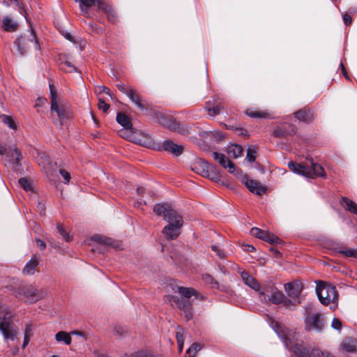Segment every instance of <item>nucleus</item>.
Returning <instances> with one entry per match:
<instances>
[{"label":"nucleus","mask_w":357,"mask_h":357,"mask_svg":"<svg viewBox=\"0 0 357 357\" xmlns=\"http://www.w3.org/2000/svg\"><path fill=\"white\" fill-rule=\"evenodd\" d=\"M153 211L156 215L163 216L165 220L168 222L162 229V234L167 239H176L179 236L180 229L183 226L182 215L168 203L155 204Z\"/></svg>","instance_id":"1"},{"label":"nucleus","mask_w":357,"mask_h":357,"mask_svg":"<svg viewBox=\"0 0 357 357\" xmlns=\"http://www.w3.org/2000/svg\"><path fill=\"white\" fill-rule=\"evenodd\" d=\"M174 293L179 294L181 298L176 296H167V298L171 305H176L183 312L187 320H190L193 317L192 303L190 298L196 296L197 291L192 288L183 287L178 285H170Z\"/></svg>","instance_id":"2"},{"label":"nucleus","mask_w":357,"mask_h":357,"mask_svg":"<svg viewBox=\"0 0 357 357\" xmlns=\"http://www.w3.org/2000/svg\"><path fill=\"white\" fill-rule=\"evenodd\" d=\"M274 330L283 340L287 348L291 350L298 357H310V349L304 347L297 338L296 334L279 323H275Z\"/></svg>","instance_id":"3"},{"label":"nucleus","mask_w":357,"mask_h":357,"mask_svg":"<svg viewBox=\"0 0 357 357\" xmlns=\"http://www.w3.org/2000/svg\"><path fill=\"white\" fill-rule=\"evenodd\" d=\"M317 294L323 305H330L331 309L337 307L338 295L334 286L325 282H320L317 287Z\"/></svg>","instance_id":"4"},{"label":"nucleus","mask_w":357,"mask_h":357,"mask_svg":"<svg viewBox=\"0 0 357 357\" xmlns=\"http://www.w3.org/2000/svg\"><path fill=\"white\" fill-rule=\"evenodd\" d=\"M288 167L293 172L307 178H314L317 176H324L325 175L322 166L312 161L310 162V167L293 162H289Z\"/></svg>","instance_id":"5"},{"label":"nucleus","mask_w":357,"mask_h":357,"mask_svg":"<svg viewBox=\"0 0 357 357\" xmlns=\"http://www.w3.org/2000/svg\"><path fill=\"white\" fill-rule=\"evenodd\" d=\"M11 312L4 306L0 305V330L6 339L14 340L16 335L15 326L9 321Z\"/></svg>","instance_id":"6"},{"label":"nucleus","mask_w":357,"mask_h":357,"mask_svg":"<svg viewBox=\"0 0 357 357\" xmlns=\"http://www.w3.org/2000/svg\"><path fill=\"white\" fill-rule=\"evenodd\" d=\"M15 44L17 48L18 52L21 55L26 54L31 45H33L35 50L39 49L36 34L32 29L27 34H24L17 38Z\"/></svg>","instance_id":"7"},{"label":"nucleus","mask_w":357,"mask_h":357,"mask_svg":"<svg viewBox=\"0 0 357 357\" xmlns=\"http://www.w3.org/2000/svg\"><path fill=\"white\" fill-rule=\"evenodd\" d=\"M50 89L51 95V109L56 113L59 120L61 121L69 116L68 110L63 105L59 104L56 99V89L53 84H50Z\"/></svg>","instance_id":"8"},{"label":"nucleus","mask_w":357,"mask_h":357,"mask_svg":"<svg viewBox=\"0 0 357 357\" xmlns=\"http://www.w3.org/2000/svg\"><path fill=\"white\" fill-rule=\"evenodd\" d=\"M214 169L215 167L212 165H210L202 160H199L196 162L192 167V169L197 174H200L202 176L209 178L211 180L218 178L217 175L213 173Z\"/></svg>","instance_id":"9"},{"label":"nucleus","mask_w":357,"mask_h":357,"mask_svg":"<svg viewBox=\"0 0 357 357\" xmlns=\"http://www.w3.org/2000/svg\"><path fill=\"white\" fill-rule=\"evenodd\" d=\"M250 234L252 236L264 240L271 244H278L280 243V239L273 233L257 227H252L250 230Z\"/></svg>","instance_id":"10"},{"label":"nucleus","mask_w":357,"mask_h":357,"mask_svg":"<svg viewBox=\"0 0 357 357\" xmlns=\"http://www.w3.org/2000/svg\"><path fill=\"white\" fill-rule=\"evenodd\" d=\"M242 183L251 192L257 195H261L266 192V188L263 186L261 183L256 180L250 178L247 175H244L243 176Z\"/></svg>","instance_id":"11"},{"label":"nucleus","mask_w":357,"mask_h":357,"mask_svg":"<svg viewBox=\"0 0 357 357\" xmlns=\"http://www.w3.org/2000/svg\"><path fill=\"white\" fill-rule=\"evenodd\" d=\"M22 294L24 296L26 301L34 303L42 298L45 294L41 289H38L33 286H29L22 290Z\"/></svg>","instance_id":"12"},{"label":"nucleus","mask_w":357,"mask_h":357,"mask_svg":"<svg viewBox=\"0 0 357 357\" xmlns=\"http://www.w3.org/2000/svg\"><path fill=\"white\" fill-rule=\"evenodd\" d=\"M306 328L308 330L320 331L324 328V323L319 314H309L305 318Z\"/></svg>","instance_id":"13"},{"label":"nucleus","mask_w":357,"mask_h":357,"mask_svg":"<svg viewBox=\"0 0 357 357\" xmlns=\"http://www.w3.org/2000/svg\"><path fill=\"white\" fill-rule=\"evenodd\" d=\"M271 296L266 295L264 292H260V300L266 303L269 302H272L275 304L282 303L284 298L283 294L275 288H271Z\"/></svg>","instance_id":"14"},{"label":"nucleus","mask_w":357,"mask_h":357,"mask_svg":"<svg viewBox=\"0 0 357 357\" xmlns=\"http://www.w3.org/2000/svg\"><path fill=\"white\" fill-rule=\"evenodd\" d=\"M212 155L216 161L224 168L228 169L230 173H234L236 170L235 165L228 158L225 157L224 154L219 153L218 152H213Z\"/></svg>","instance_id":"15"},{"label":"nucleus","mask_w":357,"mask_h":357,"mask_svg":"<svg viewBox=\"0 0 357 357\" xmlns=\"http://www.w3.org/2000/svg\"><path fill=\"white\" fill-rule=\"evenodd\" d=\"M1 27L6 32H15L19 27V23L12 16L7 15L2 18Z\"/></svg>","instance_id":"16"},{"label":"nucleus","mask_w":357,"mask_h":357,"mask_svg":"<svg viewBox=\"0 0 357 357\" xmlns=\"http://www.w3.org/2000/svg\"><path fill=\"white\" fill-rule=\"evenodd\" d=\"M160 123L170 130L180 131V123L170 117L162 116L160 119Z\"/></svg>","instance_id":"17"},{"label":"nucleus","mask_w":357,"mask_h":357,"mask_svg":"<svg viewBox=\"0 0 357 357\" xmlns=\"http://www.w3.org/2000/svg\"><path fill=\"white\" fill-rule=\"evenodd\" d=\"M285 290L289 296L296 298L302 291V284L298 282L288 283L285 284Z\"/></svg>","instance_id":"18"},{"label":"nucleus","mask_w":357,"mask_h":357,"mask_svg":"<svg viewBox=\"0 0 357 357\" xmlns=\"http://www.w3.org/2000/svg\"><path fill=\"white\" fill-rule=\"evenodd\" d=\"M162 146L164 150L171 152L176 156L181 155L183 150V147L181 145L174 144L171 140L164 142Z\"/></svg>","instance_id":"19"},{"label":"nucleus","mask_w":357,"mask_h":357,"mask_svg":"<svg viewBox=\"0 0 357 357\" xmlns=\"http://www.w3.org/2000/svg\"><path fill=\"white\" fill-rule=\"evenodd\" d=\"M295 117L303 122H310L314 119V112L311 109H302L294 113Z\"/></svg>","instance_id":"20"},{"label":"nucleus","mask_w":357,"mask_h":357,"mask_svg":"<svg viewBox=\"0 0 357 357\" xmlns=\"http://www.w3.org/2000/svg\"><path fill=\"white\" fill-rule=\"evenodd\" d=\"M241 276L244 282V283L252 289L259 291V283L252 278L249 273L246 271H242L241 273Z\"/></svg>","instance_id":"21"},{"label":"nucleus","mask_w":357,"mask_h":357,"mask_svg":"<svg viewBox=\"0 0 357 357\" xmlns=\"http://www.w3.org/2000/svg\"><path fill=\"white\" fill-rule=\"evenodd\" d=\"M130 100L140 109L143 110L146 109L145 101H144L141 96L135 91L132 90L128 95Z\"/></svg>","instance_id":"22"},{"label":"nucleus","mask_w":357,"mask_h":357,"mask_svg":"<svg viewBox=\"0 0 357 357\" xmlns=\"http://www.w3.org/2000/svg\"><path fill=\"white\" fill-rule=\"evenodd\" d=\"M38 265V259L36 257H33L31 259L27 262L24 268H23V273L25 275H33L36 270V267Z\"/></svg>","instance_id":"23"},{"label":"nucleus","mask_w":357,"mask_h":357,"mask_svg":"<svg viewBox=\"0 0 357 357\" xmlns=\"http://www.w3.org/2000/svg\"><path fill=\"white\" fill-rule=\"evenodd\" d=\"M341 348L347 352L357 351V340L354 338H349L341 344Z\"/></svg>","instance_id":"24"},{"label":"nucleus","mask_w":357,"mask_h":357,"mask_svg":"<svg viewBox=\"0 0 357 357\" xmlns=\"http://www.w3.org/2000/svg\"><path fill=\"white\" fill-rule=\"evenodd\" d=\"M98 9L103 10L107 15L109 21L114 22L115 20V13L112 7L105 1L98 2Z\"/></svg>","instance_id":"25"},{"label":"nucleus","mask_w":357,"mask_h":357,"mask_svg":"<svg viewBox=\"0 0 357 357\" xmlns=\"http://www.w3.org/2000/svg\"><path fill=\"white\" fill-rule=\"evenodd\" d=\"M37 160L38 165L45 169L46 173H48L52 169V163L50 162L49 157L45 153H40Z\"/></svg>","instance_id":"26"},{"label":"nucleus","mask_w":357,"mask_h":357,"mask_svg":"<svg viewBox=\"0 0 357 357\" xmlns=\"http://www.w3.org/2000/svg\"><path fill=\"white\" fill-rule=\"evenodd\" d=\"M227 152L229 157L237 158L241 155L243 148L241 146L238 144H231L228 146Z\"/></svg>","instance_id":"27"},{"label":"nucleus","mask_w":357,"mask_h":357,"mask_svg":"<svg viewBox=\"0 0 357 357\" xmlns=\"http://www.w3.org/2000/svg\"><path fill=\"white\" fill-rule=\"evenodd\" d=\"M79 3L80 9L82 12L87 13V9L91 6H97L98 2H102V0H75Z\"/></svg>","instance_id":"28"},{"label":"nucleus","mask_w":357,"mask_h":357,"mask_svg":"<svg viewBox=\"0 0 357 357\" xmlns=\"http://www.w3.org/2000/svg\"><path fill=\"white\" fill-rule=\"evenodd\" d=\"M245 114L251 118L267 119L270 117V114L266 111L248 109Z\"/></svg>","instance_id":"29"},{"label":"nucleus","mask_w":357,"mask_h":357,"mask_svg":"<svg viewBox=\"0 0 357 357\" xmlns=\"http://www.w3.org/2000/svg\"><path fill=\"white\" fill-rule=\"evenodd\" d=\"M117 122L121 124L126 130L132 128V123L128 117L123 113H118L116 116Z\"/></svg>","instance_id":"30"},{"label":"nucleus","mask_w":357,"mask_h":357,"mask_svg":"<svg viewBox=\"0 0 357 357\" xmlns=\"http://www.w3.org/2000/svg\"><path fill=\"white\" fill-rule=\"evenodd\" d=\"M341 204L347 210L357 214V204L353 201L346 197H342Z\"/></svg>","instance_id":"31"},{"label":"nucleus","mask_w":357,"mask_h":357,"mask_svg":"<svg viewBox=\"0 0 357 357\" xmlns=\"http://www.w3.org/2000/svg\"><path fill=\"white\" fill-rule=\"evenodd\" d=\"M55 339L57 342H63L67 345L71 343V337L70 333L65 331H59L55 335Z\"/></svg>","instance_id":"32"},{"label":"nucleus","mask_w":357,"mask_h":357,"mask_svg":"<svg viewBox=\"0 0 357 357\" xmlns=\"http://www.w3.org/2000/svg\"><path fill=\"white\" fill-rule=\"evenodd\" d=\"M202 345L199 343L195 342L193 343L190 347H189L186 352V357H195L196 354L202 349Z\"/></svg>","instance_id":"33"},{"label":"nucleus","mask_w":357,"mask_h":357,"mask_svg":"<svg viewBox=\"0 0 357 357\" xmlns=\"http://www.w3.org/2000/svg\"><path fill=\"white\" fill-rule=\"evenodd\" d=\"M0 119H1V121L3 123H4L5 124H6L10 128H11V129L17 128L16 123L11 116H7V115H1V116H0Z\"/></svg>","instance_id":"34"},{"label":"nucleus","mask_w":357,"mask_h":357,"mask_svg":"<svg viewBox=\"0 0 357 357\" xmlns=\"http://www.w3.org/2000/svg\"><path fill=\"white\" fill-rule=\"evenodd\" d=\"M340 253L344 255L347 257H354L357 259V250L350 248H345L340 250Z\"/></svg>","instance_id":"35"},{"label":"nucleus","mask_w":357,"mask_h":357,"mask_svg":"<svg viewBox=\"0 0 357 357\" xmlns=\"http://www.w3.org/2000/svg\"><path fill=\"white\" fill-rule=\"evenodd\" d=\"M294 132H295V131L294 129H292L291 132H290L287 131L283 128H278L274 130L273 135L276 137H283L287 135H290V134L294 133Z\"/></svg>","instance_id":"36"},{"label":"nucleus","mask_w":357,"mask_h":357,"mask_svg":"<svg viewBox=\"0 0 357 357\" xmlns=\"http://www.w3.org/2000/svg\"><path fill=\"white\" fill-rule=\"evenodd\" d=\"M19 184L26 191L32 190V187L29 181L26 178H21L19 179Z\"/></svg>","instance_id":"37"},{"label":"nucleus","mask_w":357,"mask_h":357,"mask_svg":"<svg viewBox=\"0 0 357 357\" xmlns=\"http://www.w3.org/2000/svg\"><path fill=\"white\" fill-rule=\"evenodd\" d=\"M57 230L66 241L69 242L72 240L71 236L59 224L57 225Z\"/></svg>","instance_id":"38"},{"label":"nucleus","mask_w":357,"mask_h":357,"mask_svg":"<svg viewBox=\"0 0 357 357\" xmlns=\"http://www.w3.org/2000/svg\"><path fill=\"white\" fill-rule=\"evenodd\" d=\"M130 357H160L151 352L146 351H139L130 356Z\"/></svg>","instance_id":"39"},{"label":"nucleus","mask_w":357,"mask_h":357,"mask_svg":"<svg viewBox=\"0 0 357 357\" xmlns=\"http://www.w3.org/2000/svg\"><path fill=\"white\" fill-rule=\"evenodd\" d=\"M257 149L255 147H250L247 150V159L249 162L255 161L256 158Z\"/></svg>","instance_id":"40"},{"label":"nucleus","mask_w":357,"mask_h":357,"mask_svg":"<svg viewBox=\"0 0 357 357\" xmlns=\"http://www.w3.org/2000/svg\"><path fill=\"white\" fill-rule=\"evenodd\" d=\"M176 337L177 343L181 342H184V330L183 328L178 326L176 333Z\"/></svg>","instance_id":"41"},{"label":"nucleus","mask_w":357,"mask_h":357,"mask_svg":"<svg viewBox=\"0 0 357 357\" xmlns=\"http://www.w3.org/2000/svg\"><path fill=\"white\" fill-rule=\"evenodd\" d=\"M128 334V331L122 326H116L114 328V335L118 337H123Z\"/></svg>","instance_id":"42"},{"label":"nucleus","mask_w":357,"mask_h":357,"mask_svg":"<svg viewBox=\"0 0 357 357\" xmlns=\"http://www.w3.org/2000/svg\"><path fill=\"white\" fill-rule=\"evenodd\" d=\"M10 156L13 160H15L17 165L19 164V162L22 158L20 151L17 149H15L11 153Z\"/></svg>","instance_id":"43"},{"label":"nucleus","mask_w":357,"mask_h":357,"mask_svg":"<svg viewBox=\"0 0 357 357\" xmlns=\"http://www.w3.org/2000/svg\"><path fill=\"white\" fill-rule=\"evenodd\" d=\"M211 249L213 251H214L216 255L220 258V259H224L226 257V254L225 252L222 250L217 245H212L211 246Z\"/></svg>","instance_id":"44"},{"label":"nucleus","mask_w":357,"mask_h":357,"mask_svg":"<svg viewBox=\"0 0 357 357\" xmlns=\"http://www.w3.org/2000/svg\"><path fill=\"white\" fill-rule=\"evenodd\" d=\"M222 109V107L220 105H216L213 107L208 108V114L211 116H215L220 114V111Z\"/></svg>","instance_id":"45"},{"label":"nucleus","mask_w":357,"mask_h":357,"mask_svg":"<svg viewBox=\"0 0 357 357\" xmlns=\"http://www.w3.org/2000/svg\"><path fill=\"white\" fill-rule=\"evenodd\" d=\"M117 88L126 95H128L132 89L127 87L124 84L120 83L116 85Z\"/></svg>","instance_id":"46"},{"label":"nucleus","mask_w":357,"mask_h":357,"mask_svg":"<svg viewBox=\"0 0 357 357\" xmlns=\"http://www.w3.org/2000/svg\"><path fill=\"white\" fill-rule=\"evenodd\" d=\"M98 107L99 109L102 110L104 112H106L109 108V105L107 104L103 100L100 98Z\"/></svg>","instance_id":"47"},{"label":"nucleus","mask_w":357,"mask_h":357,"mask_svg":"<svg viewBox=\"0 0 357 357\" xmlns=\"http://www.w3.org/2000/svg\"><path fill=\"white\" fill-rule=\"evenodd\" d=\"M99 241H100V242H101V243H102L104 244L110 245V246H113V247H116L117 246L116 245V243H114V241L113 240H112L111 238H109L100 237V238H99Z\"/></svg>","instance_id":"48"},{"label":"nucleus","mask_w":357,"mask_h":357,"mask_svg":"<svg viewBox=\"0 0 357 357\" xmlns=\"http://www.w3.org/2000/svg\"><path fill=\"white\" fill-rule=\"evenodd\" d=\"M204 281L206 282V283H209V284H213V287H217L218 288V284L217 282H215L213 278L209 275H206L204 276Z\"/></svg>","instance_id":"49"},{"label":"nucleus","mask_w":357,"mask_h":357,"mask_svg":"<svg viewBox=\"0 0 357 357\" xmlns=\"http://www.w3.org/2000/svg\"><path fill=\"white\" fill-rule=\"evenodd\" d=\"M59 173L63 176V178H64V180L66 181V183H68L70 181V175L67 171H66L65 169H59Z\"/></svg>","instance_id":"50"},{"label":"nucleus","mask_w":357,"mask_h":357,"mask_svg":"<svg viewBox=\"0 0 357 357\" xmlns=\"http://www.w3.org/2000/svg\"><path fill=\"white\" fill-rule=\"evenodd\" d=\"M342 326V323L337 318H334L332 321V327L336 330H340Z\"/></svg>","instance_id":"51"},{"label":"nucleus","mask_w":357,"mask_h":357,"mask_svg":"<svg viewBox=\"0 0 357 357\" xmlns=\"http://www.w3.org/2000/svg\"><path fill=\"white\" fill-rule=\"evenodd\" d=\"M234 130L236 131V134L239 136H243V137H248V131L243 128H236L234 129Z\"/></svg>","instance_id":"52"},{"label":"nucleus","mask_w":357,"mask_h":357,"mask_svg":"<svg viewBox=\"0 0 357 357\" xmlns=\"http://www.w3.org/2000/svg\"><path fill=\"white\" fill-rule=\"evenodd\" d=\"M324 351H320L318 349H313L312 350H310V356H314V357H319L321 356V353Z\"/></svg>","instance_id":"53"},{"label":"nucleus","mask_w":357,"mask_h":357,"mask_svg":"<svg viewBox=\"0 0 357 357\" xmlns=\"http://www.w3.org/2000/svg\"><path fill=\"white\" fill-rule=\"evenodd\" d=\"M32 335H33L32 326L31 325L26 326L25 333H24V336L31 337L32 336Z\"/></svg>","instance_id":"54"},{"label":"nucleus","mask_w":357,"mask_h":357,"mask_svg":"<svg viewBox=\"0 0 357 357\" xmlns=\"http://www.w3.org/2000/svg\"><path fill=\"white\" fill-rule=\"evenodd\" d=\"M343 20H344V24L347 26L351 24V23L352 22V19H351V16H349L348 14H344L343 15Z\"/></svg>","instance_id":"55"},{"label":"nucleus","mask_w":357,"mask_h":357,"mask_svg":"<svg viewBox=\"0 0 357 357\" xmlns=\"http://www.w3.org/2000/svg\"><path fill=\"white\" fill-rule=\"evenodd\" d=\"M282 303H283V305L287 307H291L292 305H294V304L289 299H287L284 297Z\"/></svg>","instance_id":"56"},{"label":"nucleus","mask_w":357,"mask_h":357,"mask_svg":"<svg viewBox=\"0 0 357 357\" xmlns=\"http://www.w3.org/2000/svg\"><path fill=\"white\" fill-rule=\"evenodd\" d=\"M36 243H37V245L41 249V250H44L45 248H46V244L45 243L44 241H43L42 240L39 239V238H37L36 239Z\"/></svg>","instance_id":"57"},{"label":"nucleus","mask_w":357,"mask_h":357,"mask_svg":"<svg viewBox=\"0 0 357 357\" xmlns=\"http://www.w3.org/2000/svg\"><path fill=\"white\" fill-rule=\"evenodd\" d=\"M100 93H105L106 94L111 96L109 89L106 86H102L100 88Z\"/></svg>","instance_id":"58"},{"label":"nucleus","mask_w":357,"mask_h":357,"mask_svg":"<svg viewBox=\"0 0 357 357\" xmlns=\"http://www.w3.org/2000/svg\"><path fill=\"white\" fill-rule=\"evenodd\" d=\"M119 135L122 137L127 138L128 137L127 130L124 129V130H120Z\"/></svg>","instance_id":"59"},{"label":"nucleus","mask_w":357,"mask_h":357,"mask_svg":"<svg viewBox=\"0 0 357 357\" xmlns=\"http://www.w3.org/2000/svg\"><path fill=\"white\" fill-rule=\"evenodd\" d=\"M64 37L68 39V40H70L72 42H74V38L73 36L69 33H66L64 35Z\"/></svg>","instance_id":"60"},{"label":"nucleus","mask_w":357,"mask_h":357,"mask_svg":"<svg viewBox=\"0 0 357 357\" xmlns=\"http://www.w3.org/2000/svg\"><path fill=\"white\" fill-rule=\"evenodd\" d=\"M65 65L69 68V71H72V70H75L76 68L75 66H72L70 62L68 61H66L65 62Z\"/></svg>","instance_id":"61"},{"label":"nucleus","mask_w":357,"mask_h":357,"mask_svg":"<svg viewBox=\"0 0 357 357\" xmlns=\"http://www.w3.org/2000/svg\"><path fill=\"white\" fill-rule=\"evenodd\" d=\"M72 334L73 335H79V336H82L83 337L85 338V335L84 333L81 332V331H72L71 332Z\"/></svg>","instance_id":"62"},{"label":"nucleus","mask_w":357,"mask_h":357,"mask_svg":"<svg viewBox=\"0 0 357 357\" xmlns=\"http://www.w3.org/2000/svg\"><path fill=\"white\" fill-rule=\"evenodd\" d=\"M30 338L31 337L24 336V343H23V345H22L23 348H25V347L29 344Z\"/></svg>","instance_id":"63"},{"label":"nucleus","mask_w":357,"mask_h":357,"mask_svg":"<svg viewBox=\"0 0 357 357\" xmlns=\"http://www.w3.org/2000/svg\"><path fill=\"white\" fill-rule=\"evenodd\" d=\"M321 356H323V357H334L330 352L326 351L321 353Z\"/></svg>","instance_id":"64"}]
</instances>
